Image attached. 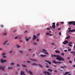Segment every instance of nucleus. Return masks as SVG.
<instances>
[{"mask_svg":"<svg viewBox=\"0 0 75 75\" xmlns=\"http://www.w3.org/2000/svg\"><path fill=\"white\" fill-rule=\"evenodd\" d=\"M57 57L56 58V59L57 60H59V61H65V59H64L62 58L61 57V56L59 55H52V57Z\"/></svg>","mask_w":75,"mask_h":75,"instance_id":"f257e3e1","label":"nucleus"},{"mask_svg":"<svg viewBox=\"0 0 75 75\" xmlns=\"http://www.w3.org/2000/svg\"><path fill=\"white\" fill-rule=\"evenodd\" d=\"M44 74L45 75H46L47 74L48 75H51V73H50V72L47 71H44Z\"/></svg>","mask_w":75,"mask_h":75,"instance_id":"f03ea898","label":"nucleus"},{"mask_svg":"<svg viewBox=\"0 0 75 75\" xmlns=\"http://www.w3.org/2000/svg\"><path fill=\"white\" fill-rule=\"evenodd\" d=\"M53 63H54V64H57V63H58V64H62V62H57L55 61H53Z\"/></svg>","mask_w":75,"mask_h":75,"instance_id":"7ed1b4c3","label":"nucleus"},{"mask_svg":"<svg viewBox=\"0 0 75 75\" xmlns=\"http://www.w3.org/2000/svg\"><path fill=\"white\" fill-rule=\"evenodd\" d=\"M52 27L53 28H55V27H56V26H55V23H52Z\"/></svg>","mask_w":75,"mask_h":75,"instance_id":"20e7f679","label":"nucleus"},{"mask_svg":"<svg viewBox=\"0 0 75 75\" xmlns=\"http://www.w3.org/2000/svg\"><path fill=\"white\" fill-rule=\"evenodd\" d=\"M1 63H4V62H7V60H4L3 59H1Z\"/></svg>","mask_w":75,"mask_h":75,"instance_id":"39448f33","label":"nucleus"},{"mask_svg":"<svg viewBox=\"0 0 75 75\" xmlns=\"http://www.w3.org/2000/svg\"><path fill=\"white\" fill-rule=\"evenodd\" d=\"M37 38V37L36 36H35V35H33V39L34 40H36V39Z\"/></svg>","mask_w":75,"mask_h":75,"instance_id":"423d86ee","label":"nucleus"},{"mask_svg":"<svg viewBox=\"0 0 75 75\" xmlns=\"http://www.w3.org/2000/svg\"><path fill=\"white\" fill-rule=\"evenodd\" d=\"M42 50L43 51H44V52H44V54H48V53L47 52V50L44 49H43Z\"/></svg>","mask_w":75,"mask_h":75,"instance_id":"0eeeda50","label":"nucleus"},{"mask_svg":"<svg viewBox=\"0 0 75 75\" xmlns=\"http://www.w3.org/2000/svg\"><path fill=\"white\" fill-rule=\"evenodd\" d=\"M6 55V53H4L2 54V55L3 57V58H7V56H5Z\"/></svg>","mask_w":75,"mask_h":75,"instance_id":"6e6552de","label":"nucleus"},{"mask_svg":"<svg viewBox=\"0 0 75 75\" xmlns=\"http://www.w3.org/2000/svg\"><path fill=\"white\" fill-rule=\"evenodd\" d=\"M68 23L69 25H71L72 24H73V23H74V21L68 22Z\"/></svg>","mask_w":75,"mask_h":75,"instance_id":"1a4fd4ad","label":"nucleus"},{"mask_svg":"<svg viewBox=\"0 0 75 75\" xmlns=\"http://www.w3.org/2000/svg\"><path fill=\"white\" fill-rule=\"evenodd\" d=\"M68 32H71V33H73V32H75V29H73L72 30H69Z\"/></svg>","mask_w":75,"mask_h":75,"instance_id":"9d476101","label":"nucleus"},{"mask_svg":"<svg viewBox=\"0 0 75 75\" xmlns=\"http://www.w3.org/2000/svg\"><path fill=\"white\" fill-rule=\"evenodd\" d=\"M0 69H2L3 71H4V67H2V66H0Z\"/></svg>","mask_w":75,"mask_h":75,"instance_id":"9b49d317","label":"nucleus"},{"mask_svg":"<svg viewBox=\"0 0 75 75\" xmlns=\"http://www.w3.org/2000/svg\"><path fill=\"white\" fill-rule=\"evenodd\" d=\"M40 56L41 57H46L47 55H44L43 54H41Z\"/></svg>","mask_w":75,"mask_h":75,"instance_id":"f8f14e48","label":"nucleus"},{"mask_svg":"<svg viewBox=\"0 0 75 75\" xmlns=\"http://www.w3.org/2000/svg\"><path fill=\"white\" fill-rule=\"evenodd\" d=\"M45 62H48V64H51V62L49 61L45 60Z\"/></svg>","mask_w":75,"mask_h":75,"instance_id":"ddd939ff","label":"nucleus"},{"mask_svg":"<svg viewBox=\"0 0 75 75\" xmlns=\"http://www.w3.org/2000/svg\"><path fill=\"white\" fill-rule=\"evenodd\" d=\"M70 74V72H66L65 73V74L63 73V74H64V75H67V74Z\"/></svg>","mask_w":75,"mask_h":75,"instance_id":"4468645a","label":"nucleus"},{"mask_svg":"<svg viewBox=\"0 0 75 75\" xmlns=\"http://www.w3.org/2000/svg\"><path fill=\"white\" fill-rule=\"evenodd\" d=\"M29 72L30 75H33V72H32L31 71H30V70L29 71Z\"/></svg>","mask_w":75,"mask_h":75,"instance_id":"2eb2a0df","label":"nucleus"},{"mask_svg":"<svg viewBox=\"0 0 75 75\" xmlns=\"http://www.w3.org/2000/svg\"><path fill=\"white\" fill-rule=\"evenodd\" d=\"M32 65H35L36 66H38V64H36V63H33L32 64Z\"/></svg>","mask_w":75,"mask_h":75,"instance_id":"dca6fc26","label":"nucleus"},{"mask_svg":"<svg viewBox=\"0 0 75 75\" xmlns=\"http://www.w3.org/2000/svg\"><path fill=\"white\" fill-rule=\"evenodd\" d=\"M38 65L40 67H41V68H43V66H42V65H41V64H38Z\"/></svg>","mask_w":75,"mask_h":75,"instance_id":"f3484780","label":"nucleus"},{"mask_svg":"<svg viewBox=\"0 0 75 75\" xmlns=\"http://www.w3.org/2000/svg\"><path fill=\"white\" fill-rule=\"evenodd\" d=\"M55 52L56 53H59V54H60V52L59 51H55Z\"/></svg>","mask_w":75,"mask_h":75,"instance_id":"a211bd4d","label":"nucleus"},{"mask_svg":"<svg viewBox=\"0 0 75 75\" xmlns=\"http://www.w3.org/2000/svg\"><path fill=\"white\" fill-rule=\"evenodd\" d=\"M30 60H32V61H37V59H30Z\"/></svg>","mask_w":75,"mask_h":75,"instance_id":"6ab92c4d","label":"nucleus"},{"mask_svg":"<svg viewBox=\"0 0 75 75\" xmlns=\"http://www.w3.org/2000/svg\"><path fill=\"white\" fill-rule=\"evenodd\" d=\"M48 71H50V72H52V70L51 69H48Z\"/></svg>","mask_w":75,"mask_h":75,"instance_id":"aec40b11","label":"nucleus"},{"mask_svg":"<svg viewBox=\"0 0 75 75\" xmlns=\"http://www.w3.org/2000/svg\"><path fill=\"white\" fill-rule=\"evenodd\" d=\"M60 68H66V66H64V67L61 66Z\"/></svg>","mask_w":75,"mask_h":75,"instance_id":"412c9836","label":"nucleus"},{"mask_svg":"<svg viewBox=\"0 0 75 75\" xmlns=\"http://www.w3.org/2000/svg\"><path fill=\"white\" fill-rule=\"evenodd\" d=\"M69 38H70V36H68L67 37H66L65 38V39H69Z\"/></svg>","mask_w":75,"mask_h":75,"instance_id":"4be33fe9","label":"nucleus"},{"mask_svg":"<svg viewBox=\"0 0 75 75\" xmlns=\"http://www.w3.org/2000/svg\"><path fill=\"white\" fill-rule=\"evenodd\" d=\"M61 55H62V56H64V53L62 52V53L61 54Z\"/></svg>","mask_w":75,"mask_h":75,"instance_id":"5701e85b","label":"nucleus"},{"mask_svg":"<svg viewBox=\"0 0 75 75\" xmlns=\"http://www.w3.org/2000/svg\"><path fill=\"white\" fill-rule=\"evenodd\" d=\"M16 46L17 48H20V46L18 45H17Z\"/></svg>","mask_w":75,"mask_h":75,"instance_id":"b1692460","label":"nucleus"},{"mask_svg":"<svg viewBox=\"0 0 75 75\" xmlns=\"http://www.w3.org/2000/svg\"><path fill=\"white\" fill-rule=\"evenodd\" d=\"M22 65L23 67H27V66L25 65H23V64H22Z\"/></svg>","mask_w":75,"mask_h":75,"instance_id":"393cba45","label":"nucleus"},{"mask_svg":"<svg viewBox=\"0 0 75 75\" xmlns=\"http://www.w3.org/2000/svg\"><path fill=\"white\" fill-rule=\"evenodd\" d=\"M68 51H71V49L69 48L68 50Z\"/></svg>","mask_w":75,"mask_h":75,"instance_id":"a878e982","label":"nucleus"},{"mask_svg":"<svg viewBox=\"0 0 75 75\" xmlns=\"http://www.w3.org/2000/svg\"><path fill=\"white\" fill-rule=\"evenodd\" d=\"M50 34V33H46V35H49Z\"/></svg>","mask_w":75,"mask_h":75,"instance_id":"bb28decb","label":"nucleus"},{"mask_svg":"<svg viewBox=\"0 0 75 75\" xmlns=\"http://www.w3.org/2000/svg\"><path fill=\"white\" fill-rule=\"evenodd\" d=\"M12 67H8V69H12Z\"/></svg>","mask_w":75,"mask_h":75,"instance_id":"cd10ccee","label":"nucleus"},{"mask_svg":"<svg viewBox=\"0 0 75 75\" xmlns=\"http://www.w3.org/2000/svg\"><path fill=\"white\" fill-rule=\"evenodd\" d=\"M69 63H70V64H72V61L69 60Z\"/></svg>","mask_w":75,"mask_h":75,"instance_id":"c85d7f7f","label":"nucleus"},{"mask_svg":"<svg viewBox=\"0 0 75 75\" xmlns=\"http://www.w3.org/2000/svg\"><path fill=\"white\" fill-rule=\"evenodd\" d=\"M7 42V40H6L4 43V45H5L6 43Z\"/></svg>","mask_w":75,"mask_h":75,"instance_id":"c756f323","label":"nucleus"},{"mask_svg":"<svg viewBox=\"0 0 75 75\" xmlns=\"http://www.w3.org/2000/svg\"><path fill=\"white\" fill-rule=\"evenodd\" d=\"M64 42H65V43H68V41H67V40H65V41H64Z\"/></svg>","mask_w":75,"mask_h":75,"instance_id":"7c9ffc66","label":"nucleus"},{"mask_svg":"<svg viewBox=\"0 0 75 75\" xmlns=\"http://www.w3.org/2000/svg\"><path fill=\"white\" fill-rule=\"evenodd\" d=\"M1 27H2V28H3V27H4V25H1Z\"/></svg>","mask_w":75,"mask_h":75,"instance_id":"2f4dec72","label":"nucleus"},{"mask_svg":"<svg viewBox=\"0 0 75 75\" xmlns=\"http://www.w3.org/2000/svg\"><path fill=\"white\" fill-rule=\"evenodd\" d=\"M68 45H69V46L70 47H72L73 46L72 45H71L68 44Z\"/></svg>","mask_w":75,"mask_h":75,"instance_id":"473e14b6","label":"nucleus"},{"mask_svg":"<svg viewBox=\"0 0 75 75\" xmlns=\"http://www.w3.org/2000/svg\"><path fill=\"white\" fill-rule=\"evenodd\" d=\"M4 35H7V33H4Z\"/></svg>","mask_w":75,"mask_h":75,"instance_id":"72a5a7b5","label":"nucleus"},{"mask_svg":"<svg viewBox=\"0 0 75 75\" xmlns=\"http://www.w3.org/2000/svg\"><path fill=\"white\" fill-rule=\"evenodd\" d=\"M29 40V38H27L26 39V41H28Z\"/></svg>","mask_w":75,"mask_h":75,"instance_id":"f704fd0d","label":"nucleus"},{"mask_svg":"<svg viewBox=\"0 0 75 75\" xmlns=\"http://www.w3.org/2000/svg\"><path fill=\"white\" fill-rule=\"evenodd\" d=\"M39 35H40V33H38L37 35V37H39Z\"/></svg>","mask_w":75,"mask_h":75,"instance_id":"c9c22d12","label":"nucleus"},{"mask_svg":"<svg viewBox=\"0 0 75 75\" xmlns=\"http://www.w3.org/2000/svg\"><path fill=\"white\" fill-rule=\"evenodd\" d=\"M19 52H21V53H23V51H22L21 50H20L19 51Z\"/></svg>","mask_w":75,"mask_h":75,"instance_id":"e433bc0d","label":"nucleus"},{"mask_svg":"<svg viewBox=\"0 0 75 75\" xmlns=\"http://www.w3.org/2000/svg\"><path fill=\"white\" fill-rule=\"evenodd\" d=\"M47 30H50V28H47Z\"/></svg>","mask_w":75,"mask_h":75,"instance_id":"4c0bfd02","label":"nucleus"},{"mask_svg":"<svg viewBox=\"0 0 75 75\" xmlns=\"http://www.w3.org/2000/svg\"><path fill=\"white\" fill-rule=\"evenodd\" d=\"M72 42H69V44H72Z\"/></svg>","mask_w":75,"mask_h":75,"instance_id":"58836bf2","label":"nucleus"},{"mask_svg":"<svg viewBox=\"0 0 75 75\" xmlns=\"http://www.w3.org/2000/svg\"><path fill=\"white\" fill-rule=\"evenodd\" d=\"M59 24L58 23L56 24V26H59Z\"/></svg>","mask_w":75,"mask_h":75,"instance_id":"ea45409f","label":"nucleus"},{"mask_svg":"<svg viewBox=\"0 0 75 75\" xmlns=\"http://www.w3.org/2000/svg\"><path fill=\"white\" fill-rule=\"evenodd\" d=\"M15 64H14L13 63H11V64L12 65H14Z\"/></svg>","mask_w":75,"mask_h":75,"instance_id":"a19ab883","label":"nucleus"},{"mask_svg":"<svg viewBox=\"0 0 75 75\" xmlns=\"http://www.w3.org/2000/svg\"><path fill=\"white\" fill-rule=\"evenodd\" d=\"M33 44L34 45H37V43H34Z\"/></svg>","mask_w":75,"mask_h":75,"instance_id":"79ce46f5","label":"nucleus"},{"mask_svg":"<svg viewBox=\"0 0 75 75\" xmlns=\"http://www.w3.org/2000/svg\"><path fill=\"white\" fill-rule=\"evenodd\" d=\"M59 35H61V32H60L59 33Z\"/></svg>","mask_w":75,"mask_h":75,"instance_id":"37998d69","label":"nucleus"},{"mask_svg":"<svg viewBox=\"0 0 75 75\" xmlns=\"http://www.w3.org/2000/svg\"><path fill=\"white\" fill-rule=\"evenodd\" d=\"M17 67H20V65L19 64H17Z\"/></svg>","mask_w":75,"mask_h":75,"instance_id":"c03bdc74","label":"nucleus"},{"mask_svg":"<svg viewBox=\"0 0 75 75\" xmlns=\"http://www.w3.org/2000/svg\"><path fill=\"white\" fill-rule=\"evenodd\" d=\"M15 39H17V38H18V37H15Z\"/></svg>","mask_w":75,"mask_h":75,"instance_id":"a18cd8bd","label":"nucleus"},{"mask_svg":"<svg viewBox=\"0 0 75 75\" xmlns=\"http://www.w3.org/2000/svg\"><path fill=\"white\" fill-rule=\"evenodd\" d=\"M61 24H64V22H62L61 23Z\"/></svg>","mask_w":75,"mask_h":75,"instance_id":"49530a36","label":"nucleus"},{"mask_svg":"<svg viewBox=\"0 0 75 75\" xmlns=\"http://www.w3.org/2000/svg\"><path fill=\"white\" fill-rule=\"evenodd\" d=\"M27 62H28V63H30L31 62L29 61H27Z\"/></svg>","mask_w":75,"mask_h":75,"instance_id":"de8ad7c7","label":"nucleus"},{"mask_svg":"<svg viewBox=\"0 0 75 75\" xmlns=\"http://www.w3.org/2000/svg\"><path fill=\"white\" fill-rule=\"evenodd\" d=\"M54 72H57V70H55L54 71Z\"/></svg>","mask_w":75,"mask_h":75,"instance_id":"09e8293b","label":"nucleus"},{"mask_svg":"<svg viewBox=\"0 0 75 75\" xmlns=\"http://www.w3.org/2000/svg\"><path fill=\"white\" fill-rule=\"evenodd\" d=\"M63 44H66V43L65 42H63Z\"/></svg>","mask_w":75,"mask_h":75,"instance_id":"8fccbe9b","label":"nucleus"},{"mask_svg":"<svg viewBox=\"0 0 75 75\" xmlns=\"http://www.w3.org/2000/svg\"><path fill=\"white\" fill-rule=\"evenodd\" d=\"M58 30H61V29L60 28H58Z\"/></svg>","mask_w":75,"mask_h":75,"instance_id":"3c124183","label":"nucleus"},{"mask_svg":"<svg viewBox=\"0 0 75 75\" xmlns=\"http://www.w3.org/2000/svg\"><path fill=\"white\" fill-rule=\"evenodd\" d=\"M53 67H57V66L56 65H54Z\"/></svg>","mask_w":75,"mask_h":75,"instance_id":"603ef678","label":"nucleus"},{"mask_svg":"<svg viewBox=\"0 0 75 75\" xmlns=\"http://www.w3.org/2000/svg\"><path fill=\"white\" fill-rule=\"evenodd\" d=\"M70 52V53H73V54H74V52Z\"/></svg>","mask_w":75,"mask_h":75,"instance_id":"864d4df0","label":"nucleus"},{"mask_svg":"<svg viewBox=\"0 0 75 75\" xmlns=\"http://www.w3.org/2000/svg\"><path fill=\"white\" fill-rule=\"evenodd\" d=\"M3 49L1 48H0V50H3Z\"/></svg>","mask_w":75,"mask_h":75,"instance_id":"5fc2aeb1","label":"nucleus"},{"mask_svg":"<svg viewBox=\"0 0 75 75\" xmlns=\"http://www.w3.org/2000/svg\"><path fill=\"white\" fill-rule=\"evenodd\" d=\"M64 52H67V50H64Z\"/></svg>","mask_w":75,"mask_h":75,"instance_id":"6e6d98bb","label":"nucleus"},{"mask_svg":"<svg viewBox=\"0 0 75 75\" xmlns=\"http://www.w3.org/2000/svg\"><path fill=\"white\" fill-rule=\"evenodd\" d=\"M37 41H39V39H37Z\"/></svg>","mask_w":75,"mask_h":75,"instance_id":"4d7b16f0","label":"nucleus"},{"mask_svg":"<svg viewBox=\"0 0 75 75\" xmlns=\"http://www.w3.org/2000/svg\"><path fill=\"white\" fill-rule=\"evenodd\" d=\"M46 68H49V66H46Z\"/></svg>","mask_w":75,"mask_h":75,"instance_id":"13d9d810","label":"nucleus"},{"mask_svg":"<svg viewBox=\"0 0 75 75\" xmlns=\"http://www.w3.org/2000/svg\"><path fill=\"white\" fill-rule=\"evenodd\" d=\"M29 51H31V50H31V49H29Z\"/></svg>","mask_w":75,"mask_h":75,"instance_id":"bf43d9fd","label":"nucleus"},{"mask_svg":"<svg viewBox=\"0 0 75 75\" xmlns=\"http://www.w3.org/2000/svg\"><path fill=\"white\" fill-rule=\"evenodd\" d=\"M27 33V31H26L24 33Z\"/></svg>","mask_w":75,"mask_h":75,"instance_id":"052dcab7","label":"nucleus"},{"mask_svg":"<svg viewBox=\"0 0 75 75\" xmlns=\"http://www.w3.org/2000/svg\"><path fill=\"white\" fill-rule=\"evenodd\" d=\"M50 28L51 29H52V27H51V26H50Z\"/></svg>","mask_w":75,"mask_h":75,"instance_id":"680f3d73","label":"nucleus"},{"mask_svg":"<svg viewBox=\"0 0 75 75\" xmlns=\"http://www.w3.org/2000/svg\"><path fill=\"white\" fill-rule=\"evenodd\" d=\"M68 29V30H71V28H69Z\"/></svg>","mask_w":75,"mask_h":75,"instance_id":"e2e57ef3","label":"nucleus"},{"mask_svg":"<svg viewBox=\"0 0 75 75\" xmlns=\"http://www.w3.org/2000/svg\"><path fill=\"white\" fill-rule=\"evenodd\" d=\"M67 59H70V57H67Z\"/></svg>","mask_w":75,"mask_h":75,"instance_id":"0e129e2a","label":"nucleus"},{"mask_svg":"<svg viewBox=\"0 0 75 75\" xmlns=\"http://www.w3.org/2000/svg\"><path fill=\"white\" fill-rule=\"evenodd\" d=\"M60 71H61V72H62V71H63V70H60Z\"/></svg>","mask_w":75,"mask_h":75,"instance_id":"69168bd1","label":"nucleus"},{"mask_svg":"<svg viewBox=\"0 0 75 75\" xmlns=\"http://www.w3.org/2000/svg\"><path fill=\"white\" fill-rule=\"evenodd\" d=\"M9 52H10V53H11V52H12V51H10Z\"/></svg>","mask_w":75,"mask_h":75,"instance_id":"338daca9","label":"nucleus"},{"mask_svg":"<svg viewBox=\"0 0 75 75\" xmlns=\"http://www.w3.org/2000/svg\"><path fill=\"white\" fill-rule=\"evenodd\" d=\"M73 67H74L75 68V65H73Z\"/></svg>","mask_w":75,"mask_h":75,"instance_id":"774afa93","label":"nucleus"}]
</instances>
